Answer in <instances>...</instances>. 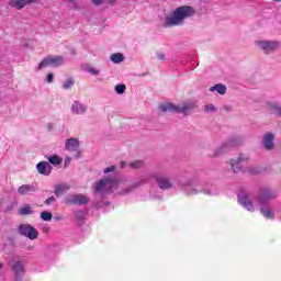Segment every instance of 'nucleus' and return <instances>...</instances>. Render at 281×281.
I'll return each instance as SVG.
<instances>
[{
    "mask_svg": "<svg viewBox=\"0 0 281 281\" xmlns=\"http://www.w3.org/2000/svg\"><path fill=\"white\" fill-rule=\"evenodd\" d=\"M153 179L156 181L160 190H170V188H172V182L170 181V178L166 176V173H147L143 176L137 182L133 183L130 188L122 189L121 194H128L131 190H134L135 188H140V186L153 181Z\"/></svg>",
    "mask_w": 281,
    "mask_h": 281,
    "instance_id": "1",
    "label": "nucleus"
},
{
    "mask_svg": "<svg viewBox=\"0 0 281 281\" xmlns=\"http://www.w3.org/2000/svg\"><path fill=\"white\" fill-rule=\"evenodd\" d=\"M277 196L278 194L276 191L271 190L270 188L263 187L259 189V194L255 198V201H257V203L260 205V213L262 216H265V218H274L276 214L271 207H269V205Z\"/></svg>",
    "mask_w": 281,
    "mask_h": 281,
    "instance_id": "2",
    "label": "nucleus"
},
{
    "mask_svg": "<svg viewBox=\"0 0 281 281\" xmlns=\"http://www.w3.org/2000/svg\"><path fill=\"white\" fill-rule=\"evenodd\" d=\"M194 8L190 5L179 7L173 11L172 16H167L165 19L164 27H177L183 25V21L190 19V16H194Z\"/></svg>",
    "mask_w": 281,
    "mask_h": 281,
    "instance_id": "3",
    "label": "nucleus"
},
{
    "mask_svg": "<svg viewBox=\"0 0 281 281\" xmlns=\"http://www.w3.org/2000/svg\"><path fill=\"white\" fill-rule=\"evenodd\" d=\"M120 186L117 177H108L97 181L93 186L94 195L104 199L106 194H112L113 190Z\"/></svg>",
    "mask_w": 281,
    "mask_h": 281,
    "instance_id": "4",
    "label": "nucleus"
},
{
    "mask_svg": "<svg viewBox=\"0 0 281 281\" xmlns=\"http://www.w3.org/2000/svg\"><path fill=\"white\" fill-rule=\"evenodd\" d=\"M192 109H194V103H184L182 105H175V103L160 104L162 113H182V115H188Z\"/></svg>",
    "mask_w": 281,
    "mask_h": 281,
    "instance_id": "5",
    "label": "nucleus"
},
{
    "mask_svg": "<svg viewBox=\"0 0 281 281\" xmlns=\"http://www.w3.org/2000/svg\"><path fill=\"white\" fill-rule=\"evenodd\" d=\"M63 65H65V57L60 55L47 56L40 63L37 69H45V67H60Z\"/></svg>",
    "mask_w": 281,
    "mask_h": 281,
    "instance_id": "6",
    "label": "nucleus"
},
{
    "mask_svg": "<svg viewBox=\"0 0 281 281\" xmlns=\"http://www.w3.org/2000/svg\"><path fill=\"white\" fill-rule=\"evenodd\" d=\"M19 234L25 236L30 240H36V238H38V231L30 224H21L19 226Z\"/></svg>",
    "mask_w": 281,
    "mask_h": 281,
    "instance_id": "7",
    "label": "nucleus"
},
{
    "mask_svg": "<svg viewBox=\"0 0 281 281\" xmlns=\"http://www.w3.org/2000/svg\"><path fill=\"white\" fill-rule=\"evenodd\" d=\"M255 45L262 49L263 54H271V52H276L280 47V43L276 41H257Z\"/></svg>",
    "mask_w": 281,
    "mask_h": 281,
    "instance_id": "8",
    "label": "nucleus"
},
{
    "mask_svg": "<svg viewBox=\"0 0 281 281\" xmlns=\"http://www.w3.org/2000/svg\"><path fill=\"white\" fill-rule=\"evenodd\" d=\"M234 146H238V137H233L228 142L223 143L222 146L214 153L213 157H218V155H223L227 153Z\"/></svg>",
    "mask_w": 281,
    "mask_h": 281,
    "instance_id": "9",
    "label": "nucleus"
},
{
    "mask_svg": "<svg viewBox=\"0 0 281 281\" xmlns=\"http://www.w3.org/2000/svg\"><path fill=\"white\" fill-rule=\"evenodd\" d=\"M249 159L248 155L240 154L238 158L231 160V167L234 170V172H244L243 171V162L247 161Z\"/></svg>",
    "mask_w": 281,
    "mask_h": 281,
    "instance_id": "10",
    "label": "nucleus"
},
{
    "mask_svg": "<svg viewBox=\"0 0 281 281\" xmlns=\"http://www.w3.org/2000/svg\"><path fill=\"white\" fill-rule=\"evenodd\" d=\"M66 203L72 205H87V203H89V198L83 194H72L66 199Z\"/></svg>",
    "mask_w": 281,
    "mask_h": 281,
    "instance_id": "11",
    "label": "nucleus"
},
{
    "mask_svg": "<svg viewBox=\"0 0 281 281\" xmlns=\"http://www.w3.org/2000/svg\"><path fill=\"white\" fill-rule=\"evenodd\" d=\"M238 203L245 207V210H248V212H254V202H251V199H249V194L245 192L238 193Z\"/></svg>",
    "mask_w": 281,
    "mask_h": 281,
    "instance_id": "12",
    "label": "nucleus"
},
{
    "mask_svg": "<svg viewBox=\"0 0 281 281\" xmlns=\"http://www.w3.org/2000/svg\"><path fill=\"white\" fill-rule=\"evenodd\" d=\"M41 0H10L8 2L9 8H15V10H23L26 5H32V3H38Z\"/></svg>",
    "mask_w": 281,
    "mask_h": 281,
    "instance_id": "13",
    "label": "nucleus"
},
{
    "mask_svg": "<svg viewBox=\"0 0 281 281\" xmlns=\"http://www.w3.org/2000/svg\"><path fill=\"white\" fill-rule=\"evenodd\" d=\"M273 139H276V135H273V133H267L263 135L261 144L263 148H266V150H273V148L276 147Z\"/></svg>",
    "mask_w": 281,
    "mask_h": 281,
    "instance_id": "14",
    "label": "nucleus"
},
{
    "mask_svg": "<svg viewBox=\"0 0 281 281\" xmlns=\"http://www.w3.org/2000/svg\"><path fill=\"white\" fill-rule=\"evenodd\" d=\"M12 271L15 273V281H22L25 270L23 269V263L21 261H13Z\"/></svg>",
    "mask_w": 281,
    "mask_h": 281,
    "instance_id": "15",
    "label": "nucleus"
},
{
    "mask_svg": "<svg viewBox=\"0 0 281 281\" xmlns=\"http://www.w3.org/2000/svg\"><path fill=\"white\" fill-rule=\"evenodd\" d=\"M37 168V172L40 175H44L45 177H49V175H52V165H49V162L47 161H41L36 165Z\"/></svg>",
    "mask_w": 281,
    "mask_h": 281,
    "instance_id": "16",
    "label": "nucleus"
},
{
    "mask_svg": "<svg viewBox=\"0 0 281 281\" xmlns=\"http://www.w3.org/2000/svg\"><path fill=\"white\" fill-rule=\"evenodd\" d=\"M71 111L75 115H85V113H87V105L79 101H74Z\"/></svg>",
    "mask_w": 281,
    "mask_h": 281,
    "instance_id": "17",
    "label": "nucleus"
},
{
    "mask_svg": "<svg viewBox=\"0 0 281 281\" xmlns=\"http://www.w3.org/2000/svg\"><path fill=\"white\" fill-rule=\"evenodd\" d=\"M80 146V142L78 138H68L66 139L65 148L66 150H69L70 153H76Z\"/></svg>",
    "mask_w": 281,
    "mask_h": 281,
    "instance_id": "18",
    "label": "nucleus"
},
{
    "mask_svg": "<svg viewBox=\"0 0 281 281\" xmlns=\"http://www.w3.org/2000/svg\"><path fill=\"white\" fill-rule=\"evenodd\" d=\"M18 192L22 196H25V194L36 192V187H34V184H22L21 187H19Z\"/></svg>",
    "mask_w": 281,
    "mask_h": 281,
    "instance_id": "19",
    "label": "nucleus"
},
{
    "mask_svg": "<svg viewBox=\"0 0 281 281\" xmlns=\"http://www.w3.org/2000/svg\"><path fill=\"white\" fill-rule=\"evenodd\" d=\"M69 190V184L67 183H60V184H57L55 187V196H63V194H65V192H67Z\"/></svg>",
    "mask_w": 281,
    "mask_h": 281,
    "instance_id": "20",
    "label": "nucleus"
},
{
    "mask_svg": "<svg viewBox=\"0 0 281 281\" xmlns=\"http://www.w3.org/2000/svg\"><path fill=\"white\" fill-rule=\"evenodd\" d=\"M210 91L214 93L216 91L220 95H225L227 93V87L223 83H217L210 88Z\"/></svg>",
    "mask_w": 281,
    "mask_h": 281,
    "instance_id": "21",
    "label": "nucleus"
},
{
    "mask_svg": "<svg viewBox=\"0 0 281 281\" xmlns=\"http://www.w3.org/2000/svg\"><path fill=\"white\" fill-rule=\"evenodd\" d=\"M48 162L52 164V166H60L63 164V158L58 155H52L47 158Z\"/></svg>",
    "mask_w": 281,
    "mask_h": 281,
    "instance_id": "22",
    "label": "nucleus"
},
{
    "mask_svg": "<svg viewBox=\"0 0 281 281\" xmlns=\"http://www.w3.org/2000/svg\"><path fill=\"white\" fill-rule=\"evenodd\" d=\"M111 61L114 63V65H120V63L124 61V55L121 53H114L110 57Z\"/></svg>",
    "mask_w": 281,
    "mask_h": 281,
    "instance_id": "23",
    "label": "nucleus"
},
{
    "mask_svg": "<svg viewBox=\"0 0 281 281\" xmlns=\"http://www.w3.org/2000/svg\"><path fill=\"white\" fill-rule=\"evenodd\" d=\"M74 85H76V81L70 77L64 81L63 89L69 90L74 87Z\"/></svg>",
    "mask_w": 281,
    "mask_h": 281,
    "instance_id": "24",
    "label": "nucleus"
},
{
    "mask_svg": "<svg viewBox=\"0 0 281 281\" xmlns=\"http://www.w3.org/2000/svg\"><path fill=\"white\" fill-rule=\"evenodd\" d=\"M19 214H21V216H27L30 214H34V211H32V209L30 207V205H26L24 207H21L19 210Z\"/></svg>",
    "mask_w": 281,
    "mask_h": 281,
    "instance_id": "25",
    "label": "nucleus"
},
{
    "mask_svg": "<svg viewBox=\"0 0 281 281\" xmlns=\"http://www.w3.org/2000/svg\"><path fill=\"white\" fill-rule=\"evenodd\" d=\"M186 193L189 195V196H192L194 194H199V189H195V188H192V186H187L186 187Z\"/></svg>",
    "mask_w": 281,
    "mask_h": 281,
    "instance_id": "26",
    "label": "nucleus"
},
{
    "mask_svg": "<svg viewBox=\"0 0 281 281\" xmlns=\"http://www.w3.org/2000/svg\"><path fill=\"white\" fill-rule=\"evenodd\" d=\"M86 71L90 74L91 76H100V69L93 68L91 66H88L86 68Z\"/></svg>",
    "mask_w": 281,
    "mask_h": 281,
    "instance_id": "27",
    "label": "nucleus"
},
{
    "mask_svg": "<svg viewBox=\"0 0 281 281\" xmlns=\"http://www.w3.org/2000/svg\"><path fill=\"white\" fill-rule=\"evenodd\" d=\"M86 216H87V212L85 211H77L75 213V218H77V221H85Z\"/></svg>",
    "mask_w": 281,
    "mask_h": 281,
    "instance_id": "28",
    "label": "nucleus"
},
{
    "mask_svg": "<svg viewBox=\"0 0 281 281\" xmlns=\"http://www.w3.org/2000/svg\"><path fill=\"white\" fill-rule=\"evenodd\" d=\"M114 90L119 95H122L124 91H126V86L125 85H117L115 86Z\"/></svg>",
    "mask_w": 281,
    "mask_h": 281,
    "instance_id": "29",
    "label": "nucleus"
},
{
    "mask_svg": "<svg viewBox=\"0 0 281 281\" xmlns=\"http://www.w3.org/2000/svg\"><path fill=\"white\" fill-rule=\"evenodd\" d=\"M52 213L47 212V211H44L41 213V218L42 221H50L52 220Z\"/></svg>",
    "mask_w": 281,
    "mask_h": 281,
    "instance_id": "30",
    "label": "nucleus"
},
{
    "mask_svg": "<svg viewBox=\"0 0 281 281\" xmlns=\"http://www.w3.org/2000/svg\"><path fill=\"white\" fill-rule=\"evenodd\" d=\"M130 166H131V168H135V169L142 168L144 166V161L136 160V161L130 162Z\"/></svg>",
    "mask_w": 281,
    "mask_h": 281,
    "instance_id": "31",
    "label": "nucleus"
},
{
    "mask_svg": "<svg viewBox=\"0 0 281 281\" xmlns=\"http://www.w3.org/2000/svg\"><path fill=\"white\" fill-rule=\"evenodd\" d=\"M204 111H206V113H212V112L216 111V106H214V104H212V103L206 104L204 106Z\"/></svg>",
    "mask_w": 281,
    "mask_h": 281,
    "instance_id": "32",
    "label": "nucleus"
},
{
    "mask_svg": "<svg viewBox=\"0 0 281 281\" xmlns=\"http://www.w3.org/2000/svg\"><path fill=\"white\" fill-rule=\"evenodd\" d=\"M46 82L48 85H52V82H54V74L49 72L47 76H46Z\"/></svg>",
    "mask_w": 281,
    "mask_h": 281,
    "instance_id": "33",
    "label": "nucleus"
},
{
    "mask_svg": "<svg viewBox=\"0 0 281 281\" xmlns=\"http://www.w3.org/2000/svg\"><path fill=\"white\" fill-rule=\"evenodd\" d=\"M71 165V157L67 156L64 161V168H69Z\"/></svg>",
    "mask_w": 281,
    "mask_h": 281,
    "instance_id": "34",
    "label": "nucleus"
},
{
    "mask_svg": "<svg viewBox=\"0 0 281 281\" xmlns=\"http://www.w3.org/2000/svg\"><path fill=\"white\" fill-rule=\"evenodd\" d=\"M55 201H56V198L52 195L48 199H46L45 205H52V203H55Z\"/></svg>",
    "mask_w": 281,
    "mask_h": 281,
    "instance_id": "35",
    "label": "nucleus"
},
{
    "mask_svg": "<svg viewBox=\"0 0 281 281\" xmlns=\"http://www.w3.org/2000/svg\"><path fill=\"white\" fill-rule=\"evenodd\" d=\"M114 170H115V166L112 165V166L105 168L103 172H104L105 175H108V172H114Z\"/></svg>",
    "mask_w": 281,
    "mask_h": 281,
    "instance_id": "36",
    "label": "nucleus"
},
{
    "mask_svg": "<svg viewBox=\"0 0 281 281\" xmlns=\"http://www.w3.org/2000/svg\"><path fill=\"white\" fill-rule=\"evenodd\" d=\"M91 2L93 3V5H103L104 4V0H91Z\"/></svg>",
    "mask_w": 281,
    "mask_h": 281,
    "instance_id": "37",
    "label": "nucleus"
},
{
    "mask_svg": "<svg viewBox=\"0 0 281 281\" xmlns=\"http://www.w3.org/2000/svg\"><path fill=\"white\" fill-rule=\"evenodd\" d=\"M158 60H165L166 55L164 53H157Z\"/></svg>",
    "mask_w": 281,
    "mask_h": 281,
    "instance_id": "38",
    "label": "nucleus"
},
{
    "mask_svg": "<svg viewBox=\"0 0 281 281\" xmlns=\"http://www.w3.org/2000/svg\"><path fill=\"white\" fill-rule=\"evenodd\" d=\"M109 5H115L117 3V0H108Z\"/></svg>",
    "mask_w": 281,
    "mask_h": 281,
    "instance_id": "39",
    "label": "nucleus"
},
{
    "mask_svg": "<svg viewBox=\"0 0 281 281\" xmlns=\"http://www.w3.org/2000/svg\"><path fill=\"white\" fill-rule=\"evenodd\" d=\"M121 168L122 169L126 168V161H121Z\"/></svg>",
    "mask_w": 281,
    "mask_h": 281,
    "instance_id": "40",
    "label": "nucleus"
},
{
    "mask_svg": "<svg viewBox=\"0 0 281 281\" xmlns=\"http://www.w3.org/2000/svg\"><path fill=\"white\" fill-rule=\"evenodd\" d=\"M250 172H251L252 175H257V173H258V171H255L254 169H250Z\"/></svg>",
    "mask_w": 281,
    "mask_h": 281,
    "instance_id": "41",
    "label": "nucleus"
},
{
    "mask_svg": "<svg viewBox=\"0 0 281 281\" xmlns=\"http://www.w3.org/2000/svg\"><path fill=\"white\" fill-rule=\"evenodd\" d=\"M68 3H76V0H67Z\"/></svg>",
    "mask_w": 281,
    "mask_h": 281,
    "instance_id": "42",
    "label": "nucleus"
},
{
    "mask_svg": "<svg viewBox=\"0 0 281 281\" xmlns=\"http://www.w3.org/2000/svg\"><path fill=\"white\" fill-rule=\"evenodd\" d=\"M204 194H212V192H210V191H204Z\"/></svg>",
    "mask_w": 281,
    "mask_h": 281,
    "instance_id": "43",
    "label": "nucleus"
},
{
    "mask_svg": "<svg viewBox=\"0 0 281 281\" xmlns=\"http://www.w3.org/2000/svg\"><path fill=\"white\" fill-rule=\"evenodd\" d=\"M22 45H23V47H27V43H25V42Z\"/></svg>",
    "mask_w": 281,
    "mask_h": 281,
    "instance_id": "44",
    "label": "nucleus"
},
{
    "mask_svg": "<svg viewBox=\"0 0 281 281\" xmlns=\"http://www.w3.org/2000/svg\"><path fill=\"white\" fill-rule=\"evenodd\" d=\"M0 269H3V263H0Z\"/></svg>",
    "mask_w": 281,
    "mask_h": 281,
    "instance_id": "45",
    "label": "nucleus"
},
{
    "mask_svg": "<svg viewBox=\"0 0 281 281\" xmlns=\"http://www.w3.org/2000/svg\"><path fill=\"white\" fill-rule=\"evenodd\" d=\"M274 1H277L278 3H280L281 0H274Z\"/></svg>",
    "mask_w": 281,
    "mask_h": 281,
    "instance_id": "46",
    "label": "nucleus"
}]
</instances>
